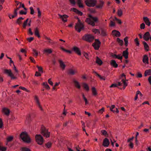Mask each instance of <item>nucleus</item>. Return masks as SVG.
Returning <instances> with one entry per match:
<instances>
[{"label": "nucleus", "mask_w": 151, "mask_h": 151, "mask_svg": "<svg viewBox=\"0 0 151 151\" xmlns=\"http://www.w3.org/2000/svg\"><path fill=\"white\" fill-rule=\"evenodd\" d=\"M58 62L60 64V67L62 70H64L66 67V65H65V63L61 59L59 60H58Z\"/></svg>", "instance_id": "nucleus-13"}, {"label": "nucleus", "mask_w": 151, "mask_h": 151, "mask_svg": "<svg viewBox=\"0 0 151 151\" xmlns=\"http://www.w3.org/2000/svg\"><path fill=\"white\" fill-rule=\"evenodd\" d=\"M37 68L38 70L39 71L41 72L42 73L43 72L42 68L41 66H37Z\"/></svg>", "instance_id": "nucleus-59"}, {"label": "nucleus", "mask_w": 151, "mask_h": 151, "mask_svg": "<svg viewBox=\"0 0 151 151\" xmlns=\"http://www.w3.org/2000/svg\"><path fill=\"white\" fill-rule=\"evenodd\" d=\"M78 22H77L75 26V29L78 32H80L81 30L83 29L84 25L79 18H77Z\"/></svg>", "instance_id": "nucleus-5"}, {"label": "nucleus", "mask_w": 151, "mask_h": 151, "mask_svg": "<svg viewBox=\"0 0 151 151\" xmlns=\"http://www.w3.org/2000/svg\"><path fill=\"white\" fill-rule=\"evenodd\" d=\"M20 151H31V150L28 148L24 147L21 148Z\"/></svg>", "instance_id": "nucleus-45"}, {"label": "nucleus", "mask_w": 151, "mask_h": 151, "mask_svg": "<svg viewBox=\"0 0 151 151\" xmlns=\"http://www.w3.org/2000/svg\"><path fill=\"white\" fill-rule=\"evenodd\" d=\"M151 75V69L146 70L145 72V76H147L148 75Z\"/></svg>", "instance_id": "nucleus-42"}, {"label": "nucleus", "mask_w": 151, "mask_h": 151, "mask_svg": "<svg viewBox=\"0 0 151 151\" xmlns=\"http://www.w3.org/2000/svg\"><path fill=\"white\" fill-rule=\"evenodd\" d=\"M83 87L87 91H89V88L88 84L86 83H83Z\"/></svg>", "instance_id": "nucleus-33"}, {"label": "nucleus", "mask_w": 151, "mask_h": 151, "mask_svg": "<svg viewBox=\"0 0 151 151\" xmlns=\"http://www.w3.org/2000/svg\"><path fill=\"white\" fill-rule=\"evenodd\" d=\"M116 41L120 45H122L123 44V41L122 40H120L119 38H117Z\"/></svg>", "instance_id": "nucleus-41"}, {"label": "nucleus", "mask_w": 151, "mask_h": 151, "mask_svg": "<svg viewBox=\"0 0 151 151\" xmlns=\"http://www.w3.org/2000/svg\"><path fill=\"white\" fill-rule=\"evenodd\" d=\"M104 4V2L101 1L100 2L99 4L96 6V7L97 8L102 9L103 6V5Z\"/></svg>", "instance_id": "nucleus-38"}, {"label": "nucleus", "mask_w": 151, "mask_h": 151, "mask_svg": "<svg viewBox=\"0 0 151 151\" xmlns=\"http://www.w3.org/2000/svg\"><path fill=\"white\" fill-rule=\"evenodd\" d=\"M122 55L126 59H127L128 58V49H127L126 50L123 52Z\"/></svg>", "instance_id": "nucleus-27"}, {"label": "nucleus", "mask_w": 151, "mask_h": 151, "mask_svg": "<svg viewBox=\"0 0 151 151\" xmlns=\"http://www.w3.org/2000/svg\"><path fill=\"white\" fill-rule=\"evenodd\" d=\"M20 137L24 142L27 143H29L31 142V139L27 132H22L20 135Z\"/></svg>", "instance_id": "nucleus-4"}, {"label": "nucleus", "mask_w": 151, "mask_h": 151, "mask_svg": "<svg viewBox=\"0 0 151 151\" xmlns=\"http://www.w3.org/2000/svg\"><path fill=\"white\" fill-rule=\"evenodd\" d=\"M33 51V54L34 56H37L38 55V51L35 49H32V50Z\"/></svg>", "instance_id": "nucleus-43"}, {"label": "nucleus", "mask_w": 151, "mask_h": 151, "mask_svg": "<svg viewBox=\"0 0 151 151\" xmlns=\"http://www.w3.org/2000/svg\"><path fill=\"white\" fill-rule=\"evenodd\" d=\"M29 9L30 10V14H34L35 13V12L33 7H30Z\"/></svg>", "instance_id": "nucleus-62"}, {"label": "nucleus", "mask_w": 151, "mask_h": 151, "mask_svg": "<svg viewBox=\"0 0 151 151\" xmlns=\"http://www.w3.org/2000/svg\"><path fill=\"white\" fill-rule=\"evenodd\" d=\"M71 11H72L76 13V14H78L79 15L81 16L83 14V13L81 11H79L78 9H76L75 8H73L71 9Z\"/></svg>", "instance_id": "nucleus-26"}, {"label": "nucleus", "mask_w": 151, "mask_h": 151, "mask_svg": "<svg viewBox=\"0 0 151 151\" xmlns=\"http://www.w3.org/2000/svg\"><path fill=\"white\" fill-rule=\"evenodd\" d=\"M34 39V38L33 37H30L29 38H27V40L29 42H30L32 41Z\"/></svg>", "instance_id": "nucleus-64"}, {"label": "nucleus", "mask_w": 151, "mask_h": 151, "mask_svg": "<svg viewBox=\"0 0 151 151\" xmlns=\"http://www.w3.org/2000/svg\"><path fill=\"white\" fill-rule=\"evenodd\" d=\"M83 54L86 58L88 60L89 59V56L87 53L85 52H84L83 53Z\"/></svg>", "instance_id": "nucleus-53"}, {"label": "nucleus", "mask_w": 151, "mask_h": 151, "mask_svg": "<svg viewBox=\"0 0 151 151\" xmlns=\"http://www.w3.org/2000/svg\"><path fill=\"white\" fill-rule=\"evenodd\" d=\"M101 35L103 36H106L107 35L106 32V30L101 29Z\"/></svg>", "instance_id": "nucleus-44"}, {"label": "nucleus", "mask_w": 151, "mask_h": 151, "mask_svg": "<svg viewBox=\"0 0 151 151\" xmlns=\"http://www.w3.org/2000/svg\"><path fill=\"white\" fill-rule=\"evenodd\" d=\"M3 112L6 115L8 116L10 113L9 110L6 108H4L2 109Z\"/></svg>", "instance_id": "nucleus-25"}, {"label": "nucleus", "mask_w": 151, "mask_h": 151, "mask_svg": "<svg viewBox=\"0 0 151 151\" xmlns=\"http://www.w3.org/2000/svg\"><path fill=\"white\" fill-rule=\"evenodd\" d=\"M96 0H86L85 1L86 5L88 6L93 7L96 3Z\"/></svg>", "instance_id": "nucleus-8"}, {"label": "nucleus", "mask_w": 151, "mask_h": 151, "mask_svg": "<svg viewBox=\"0 0 151 151\" xmlns=\"http://www.w3.org/2000/svg\"><path fill=\"white\" fill-rule=\"evenodd\" d=\"M41 133L42 135L46 137H50V132L44 128H42Z\"/></svg>", "instance_id": "nucleus-9"}, {"label": "nucleus", "mask_w": 151, "mask_h": 151, "mask_svg": "<svg viewBox=\"0 0 151 151\" xmlns=\"http://www.w3.org/2000/svg\"><path fill=\"white\" fill-rule=\"evenodd\" d=\"M134 42L137 46H139V42L138 40V39L137 38H136L135 40H134Z\"/></svg>", "instance_id": "nucleus-58"}, {"label": "nucleus", "mask_w": 151, "mask_h": 151, "mask_svg": "<svg viewBox=\"0 0 151 151\" xmlns=\"http://www.w3.org/2000/svg\"><path fill=\"white\" fill-rule=\"evenodd\" d=\"M120 82H118V84L114 83L111 84L110 86V88H115L117 86H123V89H124L127 86V80H126V76L124 74H122L120 78Z\"/></svg>", "instance_id": "nucleus-1"}, {"label": "nucleus", "mask_w": 151, "mask_h": 151, "mask_svg": "<svg viewBox=\"0 0 151 151\" xmlns=\"http://www.w3.org/2000/svg\"><path fill=\"white\" fill-rule=\"evenodd\" d=\"M19 88L20 89H21L23 91H25L27 92H30V91L29 90H28L26 88H25L22 87V86H20L19 87Z\"/></svg>", "instance_id": "nucleus-49"}, {"label": "nucleus", "mask_w": 151, "mask_h": 151, "mask_svg": "<svg viewBox=\"0 0 151 151\" xmlns=\"http://www.w3.org/2000/svg\"><path fill=\"white\" fill-rule=\"evenodd\" d=\"M34 33L35 36H37L38 38H40V37L39 30L38 27H37L34 29Z\"/></svg>", "instance_id": "nucleus-23"}, {"label": "nucleus", "mask_w": 151, "mask_h": 151, "mask_svg": "<svg viewBox=\"0 0 151 151\" xmlns=\"http://www.w3.org/2000/svg\"><path fill=\"white\" fill-rule=\"evenodd\" d=\"M150 33L149 32H147L144 35L143 38L145 41H148L150 38Z\"/></svg>", "instance_id": "nucleus-15"}, {"label": "nucleus", "mask_w": 151, "mask_h": 151, "mask_svg": "<svg viewBox=\"0 0 151 151\" xmlns=\"http://www.w3.org/2000/svg\"><path fill=\"white\" fill-rule=\"evenodd\" d=\"M73 83L75 85V86L78 88L80 89L81 88L80 85L79 84V82L76 80L75 79H74L73 80Z\"/></svg>", "instance_id": "nucleus-24"}, {"label": "nucleus", "mask_w": 151, "mask_h": 151, "mask_svg": "<svg viewBox=\"0 0 151 151\" xmlns=\"http://www.w3.org/2000/svg\"><path fill=\"white\" fill-rule=\"evenodd\" d=\"M113 57L114 58H116L119 59L121 60V61H122V56L121 54L116 55L114 54L113 55Z\"/></svg>", "instance_id": "nucleus-29"}, {"label": "nucleus", "mask_w": 151, "mask_h": 151, "mask_svg": "<svg viewBox=\"0 0 151 151\" xmlns=\"http://www.w3.org/2000/svg\"><path fill=\"white\" fill-rule=\"evenodd\" d=\"M94 39V37L90 34L85 35L82 37L83 40L89 42L92 41Z\"/></svg>", "instance_id": "nucleus-6"}, {"label": "nucleus", "mask_w": 151, "mask_h": 151, "mask_svg": "<svg viewBox=\"0 0 151 151\" xmlns=\"http://www.w3.org/2000/svg\"><path fill=\"white\" fill-rule=\"evenodd\" d=\"M3 126V122L1 118H0V128H2Z\"/></svg>", "instance_id": "nucleus-61"}, {"label": "nucleus", "mask_w": 151, "mask_h": 151, "mask_svg": "<svg viewBox=\"0 0 151 151\" xmlns=\"http://www.w3.org/2000/svg\"><path fill=\"white\" fill-rule=\"evenodd\" d=\"M70 4L73 6H74L76 4L75 0H69Z\"/></svg>", "instance_id": "nucleus-56"}, {"label": "nucleus", "mask_w": 151, "mask_h": 151, "mask_svg": "<svg viewBox=\"0 0 151 151\" xmlns=\"http://www.w3.org/2000/svg\"><path fill=\"white\" fill-rule=\"evenodd\" d=\"M110 64L111 66L114 68H116L118 67V65L114 60H111L110 61Z\"/></svg>", "instance_id": "nucleus-22"}, {"label": "nucleus", "mask_w": 151, "mask_h": 151, "mask_svg": "<svg viewBox=\"0 0 151 151\" xmlns=\"http://www.w3.org/2000/svg\"><path fill=\"white\" fill-rule=\"evenodd\" d=\"M82 95L83 98V99L85 101V102L86 105H87V104H88V101H87V99H86V98L85 97L84 94L83 93H82Z\"/></svg>", "instance_id": "nucleus-50"}, {"label": "nucleus", "mask_w": 151, "mask_h": 151, "mask_svg": "<svg viewBox=\"0 0 151 151\" xmlns=\"http://www.w3.org/2000/svg\"><path fill=\"white\" fill-rule=\"evenodd\" d=\"M24 19V18L22 17H20L17 19L16 22L19 25H20L22 23V20Z\"/></svg>", "instance_id": "nucleus-30"}, {"label": "nucleus", "mask_w": 151, "mask_h": 151, "mask_svg": "<svg viewBox=\"0 0 151 151\" xmlns=\"http://www.w3.org/2000/svg\"><path fill=\"white\" fill-rule=\"evenodd\" d=\"M145 25L144 23H142L141 24L140 26V28L141 29H145Z\"/></svg>", "instance_id": "nucleus-63"}, {"label": "nucleus", "mask_w": 151, "mask_h": 151, "mask_svg": "<svg viewBox=\"0 0 151 151\" xmlns=\"http://www.w3.org/2000/svg\"><path fill=\"white\" fill-rule=\"evenodd\" d=\"M143 19L146 24L148 26H150L151 24V22L149 18L147 17H145L143 18Z\"/></svg>", "instance_id": "nucleus-16"}, {"label": "nucleus", "mask_w": 151, "mask_h": 151, "mask_svg": "<svg viewBox=\"0 0 151 151\" xmlns=\"http://www.w3.org/2000/svg\"><path fill=\"white\" fill-rule=\"evenodd\" d=\"M42 85L44 86V87L48 90H49L50 89V88L47 84V82H44L42 83Z\"/></svg>", "instance_id": "nucleus-37"}, {"label": "nucleus", "mask_w": 151, "mask_h": 151, "mask_svg": "<svg viewBox=\"0 0 151 151\" xmlns=\"http://www.w3.org/2000/svg\"><path fill=\"white\" fill-rule=\"evenodd\" d=\"M13 137L12 136H10L6 138V141L7 142H9L12 141L13 139Z\"/></svg>", "instance_id": "nucleus-47"}, {"label": "nucleus", "mask_w": 151, "mask_h": 151, "mask_svg": "<svg viewBox=\"0 0 151 151\" xmlns=\"http://www.w3.org/2000/svg\"><path fill=\"white\" fill-rule=\"evenodd\" d=\"M14 15H9V18L10 19H12V18H14L15 17H16L17 16V12H16V11H14Z\"/></svg>", "instance_id": "nucleus-48"}, {"label": "nucleus", "mask_w": 151, "mask_h": 151, "mask_svg": "<svg viewBox=\"0 0 151 151\" xmlns=\"http://www.w3.org/2000/svg\"><path fill=\"white\" fill-rule=\"evenodd\" d=\"M13 69L14 71V74H13L11 70L10 69H5L4 71V73L10 77L12 80L17 79V76L18 75L19 73V70L17 68L15 65H14Z\"/></svg>", "instance_id": "nucleus-2"}, {"label": "nucleus", "mask_w": 151, "mask_h": 151, "mask_svg": "<svg viewBox=\"0 0 151 151\" xmlns=\"http://www.w3.org/2000/svg\"><path fill=\"white\" fill-rule=\"evenodd\" d=\"M89 17L86 19V22L92 26H95V22H96L98 21V18L96 17H93L91 15H89Z\"/></svg>", "instance_id": "nucleus-3"}, {"label": "nucleus", "mask_w": 151, "mask_h": 151, "mask_svg": "<svg viewBox=\"0 0 151 151\" xmlns=\"http://www.w3.org/2000/svg\"><path fill=\"white\" fill-rule=\"evenodd\" d=\"M61 49L63 50V51H65V52L67 53H68L69 54H71L72 53V51L70 50H65V49H64L63 47H61Z\"/></svg>", "instance_id": "nucleus-51"}, {"label": "nucleus", "mask_w": 151, "mask_h": 151, "mask_svg": "<svg viewBox=\"0 0 151 151\" xmlns=\"http://www.w3.org/2000/svg\"><path fill=\"white\" fill-rule=\"evenodd\" d=\"M77 73V71L75 70L71 69L69 70L68 73L71 75H74Z\"/></svg>", "instance_id": "nucleus-36"}, {"label": "nucleus", "mask_w": 151, "mask_h": 151, "mask_svg": "<svg viewBox=\"0 0 151 151\" xmlns=\"http://www.w3.org/2000/svg\"><path fill=\"white\" fill-rule=\"evenodd\" d=\"M112 34L113 35L116 37H119L120 36V32L116 30H114L112 31Z\"/></svg>", "instance_id": "nucleus-17"}, {"label": "nucleus", "mask_w": 151, "mask_h": 151, "mask_svg": "<svg viewBox=\"0 0 151 151\" xmlns=\"http://www.w3.org/2000/svg\"><path fill=\"white\" fill-rule=\"evenodd\" d=\"M104 111V107H103L101 109L99 110L98 112L99 114H102Z\"/></svg>", "instance_id": "nucleus-57"}, {"label": "nucleus", "mask_w": 151, "mask_h": 151, "mask_svg": "<svg viewBox=\"0 0 151 151\" xmlns=\"http://www.w3.org/2000/svg\"><path fill=\"white\" fill-rule=\"evenodd\" d=\"M6 57L8 59L10 60L9 64L10 66H12V64H13V66L15 65L13 61L12 60V58H11L8 57L7 55H6Z\"/></svg>", "instance_id": "nucleus-46"}, {"label": "nucleus", "mask_w": 151, "mask_h": 151, "mask_svg": "<svg viewBox=\"0 0 151 151\" xmlns=\"http://www.w3.org/2000/svg\"><path fill=\"white\" fill-rule=\"evenodd\" d=\"M143 43L145 50L147 51H148L149 50V47L147 43L146 42L144 41L143 42Z\"/></svg>", "instance_id": "nucleus-35"}, {"label": "nucleus", "mask_w": 151, "mask_h": 151, "mask_svg": "<svg viewBox=\"0 0 151 151\" xmlns=\"http://www.w3.org/2000/svg\"><path fill=\"white\" fill-rule=\"evenodd\" d=\"M37 10L38 12V16L39 18H40L41 16V12L40 10V9L39 8H37Z\"/></svg>", "instance_id": "nucleus-55"}, {"label": "nucleus", "mask_w": 151, "mask_h": 151, "mask_svg": "<svg viewBox=\"0 0 151 151\" xmlns=\"http://www.w3.org/2000/svg\"><path fill=\"white\" fill-rule=\"evenodd\" d=\"M101 132L102 133V134L106 136L107 135V132L105 130H102L101 131Z\"/></svg>", "instance_id": "nucleus-52"}, {"label": "nucleus", "mask_w": 151, "mask_h": 151, "mask_svg": "<svg viewBox=\"0 0 151 151\" xmlns=\"http://www.w3.org/2000/svg\"><path fill=\"white\" fill-rule=\"evenodd\" d=\"M101 43L98 40L96 39V42L93 44L92 45L95 50H98L100 47Z\"/></svg>", "instance_id": "nucleus-10"}, {"label": "nucleus", "mask_w": 151, "mask_h": 151, "mask_svg": "<svg viewBox=\"0 0 151 151\" xmlns=\"http://www.w3.org/2000/svg\"><path fill=\"white\" fill-rule=\"evenodd\" d=\"M58 15L59 17V18L63 22H65L67 21V18L68 17V16L66 14L61 15L60 14H58Z\"/></svg>", "instance_id": "nucleus-11"}, {"label": "nucleus", "mask_w": 151, "mask_h": 151, "mask_svg": "<svg viewBox=\"0 0 151 151\" xmlns=\"http://www.w3.org/2000/svg\"><path fill=\"white\" fill-rule=\"evenodd\" d=\"M37 106L42 111L43 109L40 103L38 98L37 96L34 97Z\"/></svg>", "instance_id": "nucleus-12"}, {"label": "nucleus", "mask_w": 151, "mask_h": 151, "mask_svg": "<svg viewBox=\"0 0 151 151\" xmlns=\"http://www.w3.org/2000/svg\"><path fill=\"white\" fill-rule=\"evenodd\" d=\"M36 141L40 145H42L44 142L42 137L40 134H36L35 137Z\"/></svg>", "instance_id": "nucleus-7"}, {"label": "nucleus", "mask_w": 151, "mask_h": 151, "mask_svg": "<svg viewBox=\"0 0 151 151\" xmlns=\"http://www.w3.org/2000/svg\"><path fill=\"white\" fill-rule=\"evenodd\" d=\"M29 19L27 18L26 20L24 22L23 24L22 25L23 27L25 29L27 26L28 25V22L29 21Z\"/></svg>", "instance_id": "nucleus-34"}, {"label": "nucleus", "mask_w": 151, "mask_h": 151, "mask_svg": "<svg viewBox=\"0 0 151 151\" xmlns=\"http://www.w3.org/2000/svg\"><path fill=\"white\" fill-rule=\"evenodd\" d=\"M109 144V139L107 138H105L104 140L103 143V145L104 147H107Z\"/></svg>", "instance_id": "nucleus-14"}, {"label": "nucleus", "mask_w": 151, "mask_h": 151, "mask_svg": "<svg viewBox=\"0 0 151 151\" xmlns=\"http://www.w3.org/2000/svg\"><path fill=\"white\" fill-rule=\"evenodd\" d=\"M73 49L78 55H81V52L79 48L76 47H74L73 48Z\"/></svg>", "instance_id": "nucleus-18"}, {"label": "nucleus", "mask_w": 151, "mask_h": 151, "mask_svg": "<svg viewBox=\"0 0 151 151\" xmlns=\"http://www.w3.org/2000/svg\"><path fill=\"white\" fill-rule=\"evenodd\" d=\"M98 77L101 80L105 81L106 80V77L105 76H101L100 75H98Z\"/></svg>", "instance_id": "nucleus-60"}, {"label": "nucleus", "mask_w": 151, "mask_h": 151, "mask_svg": "<svg viewBox=\"0 0 151 151\" xmlns=\"http://www.w3.org/2000/svg\"><path fill=\"white\" fill-rule=\"evenodd\" d=\"M117 15L119 17L121 16L123 14L122 10L121 9H119L118 10L117 12Z\"/></svg>", "instance_id": "nucleus-40"}, {"label": "nucleus", "mask_w": 151, "mask_h": 151, "mask_svg": "<svg viewBox=\"0 0 151 151\" xmlns=\"http://www.w3.org/2000/svg\"><path fill=\"white\" fill-rule=\"evenodd\" d=\"M43 53H47L48 54H51L52 52V50L48 48L44 49L43 51Z\"/></svg>", "instance_id": "nucleus-19"}, {"label": "nucleus", "mask_w": 151, "mask_h": 151, "mask_svg": "<svg viewBox=\"0 0 151 151\" xmlns=\"http://www.w3.org/2000/svg\"><path fill=\"white\" fill-rule=\"evenodd\" d=\"M51 142H49L45 144V145L47 148H50L51 147Z\"/></svg>", "instance_id": "nucleus-54"}, {"label": "nucleus", "mask_w": 151, "mask_h": 151, "mask_svg": "<svg viewBox=\"0 0 151 151\" xmlns=\"http://www.w3.org/2000/svg\"><path fill=\"white\" fill-rule=\"evenodd\" d=\"M77 3L80 8H83V5L82 0H77Z\"/></svg>", "instance_id": "nucleus-28"}, {"label": "nucleus", "mask_w": 151, "mask_h": 151, "mask_svg": "<svg viewBox=\"0 0 151 151\" xmlns=\"http://www.w3.org/2000/svg\"><path fill=\"white\" fill-rule=\"evenodd\" d=\"M128 38H129L128 37H126L124 39V45L126 47H127L128 45Z\"/></svg>", "instance_id": "nucleus-39"}, {"label": "nucleus", "mask_w": 151, "mask_h": 151, "mask_svg": "<svg viewBox=\"0 0 151 151\" xmlns=\"http://www.w3.org/2000/svg\"><path fill=\"white\" fill-rule=\"evenodd\" d=\"M92 31L94 33L97 35H99L100 33L99 29H92Z\"/></svg>", "instance_id": "nucleus-31"}, {"label": "nucleus", "mask_w": 151, "mask_h": 151, "mask_svg": "<svg viewBox=\"0 0 151 151\" xmlns=\"http://www.w3.org/2000/svg\"><path fill=\"white\" fill-rule=\"evenodd\" d=\"M142 61L145 64H148V58L147 55H144L143 56Z\"/></svg>", "instance_id": "nucleus-21"}, {"label": "nucleus", "mask_w": 151, "mask_h": 151, "mask_svg": "<svg viewBox=\"0 0 151 151\" xmlns=\"http://www.w3.org/2000/svg\"><path fill=\"white\" fill-rule=\"evenodd\" d=\"M96 63L99 65H101L102 64V60L98 57H96Z\"/></svg>", "instance_id": "nucleus-32"}, {"label": "nucleus", "mask_w": 151, "mask_h": 151, "mask_svg": "<svg viewBox=\"0 0 151 151\" xmlns=\"http://www.w3.org/2000/svg\"><path fill=\"white\" fill-rule=\"evenodd\" d=\"M91 91L92 95L94 96H96L98 95V92L96 88L94 87L91 88Z\"/></svg>", "instance_id": "nucleus-20"}]
</instances>
